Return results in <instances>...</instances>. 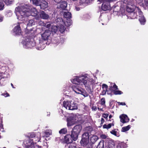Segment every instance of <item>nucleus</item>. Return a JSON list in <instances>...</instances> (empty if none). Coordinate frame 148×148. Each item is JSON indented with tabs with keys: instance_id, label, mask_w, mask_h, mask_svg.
<instances>
[{
	"instance_id": "obj_2",
	"label": "nucleus",
	"mask_w": 148,
	"mask_h": 148,
	"mask_svg": "<svg viewBox=\"0 0 148 148\" xmlns=\"http://www.w3.org/2000/svg\"><path fill=\"white\" fill-rule=\"evenodd\" d=\"M15 13L19 20H23V18L31 15L36 16L38 15V12L35 8H31L27 5L24 4L16 8Z\"/></svg>"
},
{
	"instance_id": "obj_17",
	"label": "nucleus",
	"mask_w": 148,
	"mask_h": 148,
	"mask_svg": "<svg viewBox=\"0 0 148 148\" xmlns=\"http://www.w3.org/2000/svg\"><path fill=\"white\" fill-rule=\"evenodd\" d=\"M39 5L40 6L41 9L44 10L47 8L48 3L45 0H42Z\"/></svg>"
},
{
	"instance_id": "obj_29",
	"label": "nucleus",
	"mask_w": 148,
	"mask_h": 148,
	"mask_svg": "<svg viewBox=\"0 0 148 148\" xmlns=\"http://www.w3.org/2000/svg\"><path fill=\"white\" fill-rule=\"evenodd\" d=\"M50 31L56 33L58 31V27L56 25L52 26Z\"/></svg>"
},
{
	"instance_id": "obj_18",
	"label": "nucleus",
	"mask_w": 148,
	"mask_h": 148,
	"mask_svg": "<svg viewBox=\"0 0 148 148\" xmlns=\"http://www.w3.org/2000/svg\"><path fill=\"white\" fill-rule=\"evenodd\" d=\"M71 104L69 108V110H73L77 109V104L74 102L71 101Z\"/></svg>"
},
{
	"instance_id": "obj_9",
	"label": "nucleus",
	"mask_w": 148,
	"mask_h": 148,
	"mask_svg": "<svg viewBox=\"0 0 148 148\" xmlns=\"http://www.w3.org/2000/svg\"><path fill=\"white\" fill-rule=\"evenodd\" d=\"M9 76V74L5 67H2L0 69V77L8 78Z\"/></svg>"
},
{
	"instance_id": "obj_42",
	"label": "nucleus",
	"mask_w": 148,
	"mask_h": 148,
	"mask_svg": "<svg viewBox=\"0 0 148 148\" xmlns=\"http://www.w3.org/2000/svg\"><path fill=\"white\" fill-rule=\"evenodd\" d=\"M36 134L34 133H31L29 135V137L31 138H34L36 136Z\"/></svg>"
},
{
	"instance_id": "obj_35",
	"label": "nucleus",
	"mask_w": 148,
	"mask_h": 148,
	"mask_svg": "<svg viewBox=\"0 0 148 148\" xmlns=\"http://www.w3.org/2000/svg\"><path fill=\"white\" fill-rule=\"evenodd\" d=\"M114 124L113 123H111L108 124V125L104 124L103 126V128H106L107 129L110 128L112 126H113Z\"/></svg>"
},
{
	"instance_id": "obj_14",
	"label": "nucleus",
	"mask_w": 148,
	"mask_h": 148,
	"mask_svg": "<svg viewBox=\"0 0 148 148\" xmlns=\"http://www.w3.org/2000/svg\"><path fill=\"white\" fill-rule=\"evenodd\" d=\"M82 129V127L81 125H77L73 128L72 131L79 134Z\"/></svg>"
},
{
	"instance_id": "obj_4",
	"label": "nucleus",
	"mask_w": 148,
	"mask_h": 148,
	"mask_svg": "<svg viewBox=\"0 0 148 148\" xmlns=\"http://www.w3.org/2000/svg\"><path fill=\"white\" fill-rule=\"evenodd\" d=\"M69 21V23L67 21L66 23H65L64 22L62 18H57L56 20V22L57 23V25L59 27V30L61 33H63L65 30L66 28L65 27V26L69 27L70 26L71 24V22H70V20H68V21Z\"/></svg>"
},
{
	"instance_id": "obj_37",
	"label": "nucleus",
	"mask_w": 148,
	"mask_h": 148,
	"mask_svg": "<svg viewBox=\"0 0 148 148\" xmlns=\"http://www.w3.org/2000/svg\"><path fill=\"white\" fill-rule=\"evenodd\" d=\"M67 132V129L66 128H64L61 129L59 131L60 134H65Z\"/></svg>"
},
{
	"instance_id": "obj_53",
	"label": "nucleus",
	"mask_w": 148,
	"mask_h": 148,
	"mask_svg": "<svg viewBox=\"0 0 148 148\" xmlns=\"http://www.w3.org/2000/svg\"><path fill=\"white\" fill-rule=\"evenodd\" d=\"M117 103L119 105L125 106L126 105L125 103L124 102H117Z\"/></svg>"
},
{
	"instance_id": "obj_58",
	"label": "nucleus",
	"mask_w": 148,
	"mask_h": 148,
	"mask_svg": "<svg viewBox=\"0 0 148 148\" xmlns=\"http://www.w3.org/2000/svg\"><path fill=\"white\" fill-rule=\"evenodd\" d=\"M3 17L2 16H1L0 17V22H1L3 20Z\"/></svg>"
},
{
	"instance_id": "obj_43",
	"label": "nucleus",
	"mask_w": 148,
	"mask_h": 148,
	"mask_svg": "<svg viewBox=\"0 0 148 148\" xmlns=\"http://www.w3.org/2000/svg\"><path fill=\"white\" fill-rule=\"evenodd\" d=\"M25 21L23 20L22 21H23V23H19V25H20V26H23V27L25 29L27 28V26L26 27H24V26H25Z\"/></svg>"
},
{
	"instance_id": "obj_51",
	"label": "nucleus",
	"mask_w": 148,
	"mask_h": 148,
	"mask_svg": "<svg viewBox=\"0 0 148 148\" xmlns=\"http://www.w3.org/2000/svg\"><path fill=\"white\" fill-rule=\"evenodd\" d=\"M38 24L39 25L41 26H44V25H45V23L42 21H40V22H39Z\"/></svg>"
},
{
	"instance_id": "obj_27",
	"label": "nucleus",
	"mask_w": 148,
	"mask_h": 148,
	"mask_svg": "<svg viewBox=\"0 0 148 148\" xmlns=\"http://www.w3.org/2000/svg\"><path fill=\"white\" fill-rule=\"evenodd\" d=\"M111 85L110 86V90L114 91L118 89L117 86L114 83H112Z\"/></svg>"
},
{
	"instance_id": "obj_24",
	"label": "nucleus",
	"mask_w": 148,
	"mask_h": 148,
	"mask_svg": "<svg viewBox=\"0 0 148 148\" xmlns=\"http://www.w3.org/2000/svg\"><path fill=\"white\" fill-rule=\"evenodd\" d=\"M102 88L103 90L102 92V94L103 95H104L106 93V92L108 88V86L107 85L105 84H103L102 85Z\"/></svg>"
},
{
	"instance_id": "obj_8",
	"label": "nucleus",
	"mask_w": 148,
	"mask_h": 148,
	"mask_svg": "<svg viewBox=\"0 0 148 148\" xmlns=\"http://www.w3.org/2000/svg\"><path fill=\"white\" fill-rule=\"evenodd\" d=\"M24 144L27 148H40L41 147L35 144H32V141L29 139L24 141Z\"/></svg>"
},
{
	"instance_id": "obj_30",
	"label": "nucleus",
	"mask_w": 148,
	"mask_h": 148,
	"mask_svg": "<svg viewBox=\"0 0 148 148\" xmlns=\"http://www.w3.org/2000/svg\"><path fill=\"white\" fill-rule=\"evenodd\" d=\"M45 136L46 137H48L52 134L51 130H46L45 132Z\"/></svg>"
},
{
	"instance_id": "obj_11",
	"label": "nucleus",
	"mask_w": 148,
	"mask_h": 148,
	"mask_svg": "<svg viewBox=\"0 0 148 148\" xmlns=\"http://www.w3.org/2000/svg\"><path fill=\"white\" fill-rule=\"evenodd\" d=\"M27 16H26L25 18H23L22 19L23 20H21L25 21L26 20L25 24V26H24V27H26L27 26H32L34 24V21L33 20H28V19L27 18Z\"/></svg>"
},
{
	"instance_id": "obj_16",
	"label": "nucleus",
	"mask_w": 148,
	"mask_h": 148,
	"mask_svg": "<svg viewBox=\"0 0 148 148\" xmlns=\"http://www.w3.org/2000/svg\"><path fill=\"white\" fill-rule=\"evenodd\" d=\"M67 3L66 1H63L58 3L57 4L58 8H61L62 10H65L67 6Z\"/></svg>"
},
{
	"instance_id": "obj_34",
	"label": "nucleus",
	"mask_w": 148,
	"mask_h": 148,
	"mask_svg": "<svg viewBox=\"0 0 148 148\" xmlns=\"http://www.w3.org/2000/svg\"><path fill=\"white\" fill-rule=\"evenodd\" d=\"M97 148H103L104 142L103 141H101L97 146Z\"/></svg>"
},
{
	"instance_id": "obj_15",
	"label": "nucleus",
	"mask_w": 148,
	"mask_h": 148,
	"mask_svg": "<svg viewBox=\"0 0 148 148\" xmlns=\"http://www.w3.org/2000/svg\"><path fill=\"white\" fill-rule=\"evenodd\" d=\"M13 32L14 35H20L21 34V30L20 25H17L14 28Z\"/></svg>"
},
{
	"instance_id": "obj_20",
	"label": "nucleus",
	"mask_w": 148,
	"mask_h": 148,
	"mask_svg": "<svg viewBox=\"0 0 148 148\" xmlns=\"http://www.w3.org/2000/svg\"><path fill=\"white\" fill-rule=\"evenodd\" d=\"M40 17L43 19H47L49 17V16L48 14L42 11L40 12Z\"/></svg>"
},
{
	"instance_id": "obj_39",
	"label": "nucleus",
	"mask_w": 148,
	"mask_h": 148,
	"mask_svg": "<svg viewBox=\"0 0 148 148\" xmlns=\"http://www.w3.org/2000/svg\"><path fill=\"white\" fill-rule=\"evenodd\" d=\"M114 94L115 95H121L123 93V92L120 90H115L114 91Z\"/></svg>"
},
{
	"instance_id": "obj_63",
	"label": "nucleus",
	"mask_w": 148,
	"mask_h": 148,
	"mask_svg": "<svg viewBox=\"0 0 148 148\" xmlns=\"http://www.w3.org/2000/svg\"><path fill=\"white\" fill-rule=\"evenodd\" d=\"M112 115H110L109 116V118L110 119L112 118Z\"/></svg>"
},
{
	"instance_id": "obj_55",
	"label": "nucleus",
	"mask_w": 148,
	"mask_h": 148,
	"mask_svg": "<svg viewBox=\"0 0 148 148\" xmlns=\"http://www.w3.org/2000/svg\"><path fill=\"white\" fill-rule=\"evenodd\" d=\"M143 0H136L137 3H141L143 1Z\"/></svg>"
},
{
	"instance_id": "obj_56",
	"label": "nucleus",
	"mask_w": 148,
	"mask_h": 148,
	"mask_svg": "<svg viewBox=\"0 0 148 148\" xmlns=\"http://www.w3.org/2000/svg\"><path fill=\"white\" fill-rule=\"evenodd\" d=\"M105 121L103 118H101V124H102Z\"/></svg>"
},
{
	"instance_id": "obj_44",
	"label": "nucleus",
	"mask_w": 148,
	"mask_h": 148,
	"mask_svg": "<svg viewBox=\"0 0 148 148\" xmlns=\"http://www.w3.org/2000/svg\"><path fill=\"white\" fill-rule=\"evenodd\" d=\"M100 137L102 139H105L107 138L108 137V136L105 134H102L100 135Z\"/></svg>"
},
{
	"instance_id": "obj_13",
	"label": "nucleus",
	"mask_w": 148,
	"mask_h": 148,
	"mask_svg": "<svg viewBox=\"0 0 148 148\" xmlns=\"http://www.w3.org/2000/svg\"><path fill=\"white\" fill-rule=\"evenodd\" d=\"M119 117L120 119L121 122L123 123H125L128 122L130 120L127 115L125 114L121 115Z\"/></svg>"
},
{
	"instance_id": "obj_25",
	"label": "nucleus",
	"mask_w": 148,
	"mask_h": 148,
	"mask_svg": "<svg viewBox=\"0 0 148 148\" xmlns=\"http://www.w3.org/2000/svg\"><path fill=\"white\" fill-rule=\"evenodd\" d=\"M98 139V137L96 135H93L90 138V141L92 144L94 143Z\"/></svg>"
},
{
	"instance_id": "obj_48",
	"label": "nucleus",
	"mask_w": 148,
	"mask_h": 148,
	"mask_svg": "<svg viewBox=\"0 0 148 148\" xmlns=\"http://www.w3.org/2000/svg\"><path fill=\"white\" fill-rule=\"evenodd\" d=\"M66 147H68V148H76L75 147L72 145H66Z\"/></svg>"
},
{
	"instance_id": "obj_62",
	"label": "nucleus",
	"mask_w": 148,
	"mask_h": 148,
	"mask_svg": "<svg viewBox=\"0 0 148 148\" xmlns=\"http://www.w3.org/2000/svg\"><path fill=\"white\" fill-rule=\"evenodd\" d=\"M55 1L57 2H58L60 1L61 0H54Z\"/></svg>"
},
{
	"instance_id": "obj_57",
	"label": "nucleus",
	"mask_w": 148,
	"mask_h": 148,
	"mask_svg": "<svg viewBox=\"0 0 148 148\" xmlns=\"http://www.w3.org/2000/svg\"><path fill=\"white\" fill-rule=\"evenodd\" d=\"M92 109L94 110H97V108L95 106H93L92 107Z\"/></svg>"
},
{
	"instance_id": "obj_32",
	"label": "nucleus",
	"mask_w": 148,
	"mask_h": 148,
	"mask_svg": "<svg viewBox=\"0 0 148 148\" xmlns=\"http://www.w3.org/2000/svg\"><path fill=\"white\" fill-rule=\"evenodd\" d=\"M31 1H32L33 4L38 6L40 4L42 0H30Z\"/></svg>"
},
{
	"instance_id": "obj_60",
	"label": "nucleus",
	"mask_w": 148,
	"mask_h": 148,
	"mask_svg": "<svg viewBox=\"0 0 148 148\" xmlns=\"http://www.w3.org/2000/svg\"><path fill=\"white\" fill-rule=\"evenodd\" d=\"M75 9L77 11H79V10L80 9L79 8L76 7Z\"/></svg>"
},
{
	"instance_id": "obj_45",
	"label": "nucleus",
	"mask_w": 148,
	"mask_h": 148,
	"mask_svg": "<svg viewBox=\"0 0 148 148\" xmlns=\"http://www.w3.org/2000/svg\"><path fill=\"white\" fill-rule=\"evenodd\" d=\"M110 133L115 136H117V132L115 130H113L110 132Z\"/></svg>"
},
{
	"instance_id": "obj_23",
	"label": "nucleus",
	"mask_w": 148,
	"mask_h": 148,
	"mask_svg": "<svg viewBox=\"0 0 148 148\" xmlns=\"http://www.w3.org/2000/svg\"><path fill=\"white\" fill-rule=\"evenodd\" d=\"M79 135L72 131L71 134V136L72 140V139L74 141L76 140L78 138Z\"/></svg>"
},
{
	"instance_id": "obj_46",
	"label": "nucleus",
	"mask_w": 148,
	"mask_h": 148,
	"mask_svg": "<svg viewBox=\"0 0 148 148\" xmlns=\"http://www.w3.org/2000/svg\"><path fill=\"white\" fill-rule=\"evenodd\" d=\"M4 6V4L3 2H0V10H2Z\"/></svg>"
},
{
	"instance_id": "obj_10",
	"label": "nucleus",
	"mask_w": 148,
	"mask_h": 148,
	"mask_svg": "<svg viewBox=\"0 0 148 148\" xmlns=\"http://www.w3.org/2000/svg\"><path fill=\"white\" fill-rule=\"evenodd\" d=\"M51 31L49 29L45 30V31L41 34L42 39L45 40H47L49 39L51 34Z\"/></svg>"
},
{
	"instance_id": "obj_22",
	"label": "nucleus",
	"mask_w": 148,
	"mask_h": 148,
	"mask_svg": "<svg viewBox=\"0 0 148 148\" xmlns=\"http://www.w3.org/2000/svg\"><path fill=\"white\" fill-rule=\"evenodd\" d=\"M71 104V101H64L63 102V106L66 109L69 110V108Z\"/></svg>"
},
{
	"instance_id": "obj_21",
	"label": "nucleus",
	"mask_w": 148,
	"mask_h": 148,
	"mask_svg": "<svg viewBox=\"0 0 148 148\" xmlns=\"http://www.w3.org/2000/svg\"><path fill=\"white\" fill-rule=\"evenodd\" d=\"M64 141L67 143H70L72 142V140L69 135H67L64 137Z\"/></svg>"
},
{
	"instance_id": "obj_47",
	"label": "nucleus",
	"mask_w": 148,
	"mask_h": 148,
	"mask_svg": "<svg viewBox=\"0 0 148 148\" xmlns=\"http://www.w3.org/2000/svg\"><path fill=\"white\" fill-rule=\"evenodd\" d=\"M85 0H80L79 3L81 5L84 4L85 5H86V4Z\"/></svg>"
},
{
	"instance_id": "obj_52",
	"label": "nucleus",
	"mask_w": 148,
	"mask_h": 148,
	"mask_svg": "<svg viewBox=\"0 0 148 148\" xmlns=\"http://www.w3.org/2000/svg\"><path fill=\"white\" fill-rule=\"evenodd\" d=\"M144 4L146 7H148V0H144Z\"/></svg>"
},
{
	"instance_id": "obj_1",
	"label": "nucleus",
	"mask_w": 148,
	"mask_h": 148,
	"mask_svg": "<svg viewBox=\"0 0 148 148\" xmlns=\"http://www.w3.org/2000/svg\"><path fill=\"white\" fill-rule=\"evenodd\" d=\"M71 81L73 84L72 88L75 93L83 95L84 97L88 96V94L86 91L77 84L84 85L86 87H88L91 84L95 82L94 80L91 78L89 75L87 74H82L79 76H76L74 78L71 79Z\"/></svg>"
},
{
	"instance_id": "obj_59",
	"label": "nucleus",
	"mask_w": 148,
	"mask_h": 148,
	"mask_svg": "<svg viewBox=\"0 0 148 148\" xmlns=\"http://www.w3.org/2000/svg\"><path fill=\"white\" fill-rule=\"evenodd\" d=\"M4 95H4V96H5V97H8V96H9V94H8V93L5 94Z\"/></svg>"
},
{
	"instance_id": "obj_64",
	"label": "nucleus",
	"mask_w": 148,
	"mask_h": 148,
	"mask_svg": "<svg viewBox=\"0 0 148 148\" xmlns=\"http://www.w3.org/2000/svg\"><path fill=\"white\" fill-rule=\"evenodd\" d=\"M98 108L99 110H102V108H100L99 107Z\"/></svg>"
},
{
	"instance_id": "obj_49",
	"label": "nucleus",
	"mask_w": 148,
	"mask_h": 148,
	"mask_svg": "<svg viewBox=\"0 0 148 148\" xmlns=\"http://www.w3.org/2000/svg\"><path fill=\"white\" fill-rule=\"evenodd\" d=\"M45 25H44V26L46 27L47 28H49V29H51V28H50V27L51 26V25L50 24H45Z\"/></svg>"
},
{
	"instance_id": "obj_41",
	"label": "nucleus",
	"mask_w": 148,
	"mask_h": 148,
	"mask_svg": "<svg viewBox=\"0 0 148 148\" xmlns=\"http://www.w3.org/2000/svg\"><path fill=\"white\" fill-rule=\"evenodd\" d=\"M4 78L2 77L0 79V86L4 85L5 84V83L3 82L4 81L3 79Z\"/></svg>"
},
{
	"instance_id": "obj_19",
	"label": "nucleus",
	"mask_w": 148,
	"mask_h": 148,
	"mask_svg": "<svg viewBox=\"0 0 148 148\" xmlns=\"http://www.w3.org/2000/svg\"><path fill=\"white\" fill-rule=\"evenodd\" d=\"M138 14L139 16V20L142 25H144L145 22V19L144 16H143L142 14V12H141V14Z\"/></svg>"
},
{
	"instance_id": "obj_26",
	"label": "nucleus",
	"mask_w": 148,
	"mask_h": 148,
	"mask_svg": "<svg viewBox=\"0 0 148 148\" xmlns=\"http://www.w3.org/2000/svg\"><path fill=\"white\" fill-rule=\"evenodd\" d=\"M138 12L134 11V12H132L130 14L129 17H130L132 19H134L136 18L137 16V13Z\"/></svg>"
},
{
	"instance_id": "obj_28",
	"label": "nucleus",
	"mask_w": 148,
	"mask_h": 148,
	"mask_svg": "<svg viewBox=\"0 0 148 148\" xmlns=\"http://www.w3.org/2000/svg\"><path fill=\"white\" fill-rule=\"evenodd\" d=\"M63 16L65 18H70L71 17V13L69 12H64Z\"/></svg>"
},
{
	"instance_id": "obj_7",
	"label": "nucleus",
	"mask_w": 148,
	"mask_h": 148,
	"mask_svg": "<svg viewBox=\"0 0 148 148\" xmlns=\"http://www.w3.org/2000/svg\"><path fill=\"white\" fill-rule=\"evenodd\" d=\"M126 11L130 13L134 11H138V14H141V11L139 8L134 5L129 4L127 6Z\"/></svg>"
},
{
	"instance_id": "obj_54",
	"label": "nucleus",
	"mask_w": 148,
	"mask_h": 148,
	"mask_svg": "<svg viewBox=\"0 0 148 148\" xmlns=\"http://www.w3.org/2000/svg\"><path fill=\"white\" fill-rule=\"evenodd\" d=\"M92 0H86V4H88L90 3Z\"/></svg>"
},
{
	"instance_id": "obj_40",
	"label": "nucleus",
	"mask_w": 148,
	"mask_h": 148,
	"mask_svg": "<svg viewBox=\"0 0 148 148\" xmlns=\"http://www.w3.org/2000/svg\"><path fill=\"white\" fill-rule=\"evenodd\" d=\"M99 103L102 105L103 106L105 105V100L104 98H102L101 99V100L100 101Z\"/></svg>"
},
{
	"instance_id": "obj_5",
	"label": "nucleus",
	"mask_w": 148,
	"mask_h": 148,
	"mask_svg": "<svg viewBox=\"0 0 148 148\" xmlns=\"http://www.w3.org/2000/svg\"><path fill=\"white\" fill-rule=\"evenodd\" d=\"M89 134L88 132H85L82 135L80 141L81 144L82 146L86 147L87 148H92V145L89 143Z\"/></svg>"
},
{
	"instance_id": "obj_50",
	"label": "nucleus",
	"mask_w": 148,
	"mask_h": 148,
	"mask_svg": "<svg viewBox=\"0 0 148 148\" xmlns=\"http://www.w3.org/2000/svg\"><path fill=\"white\" fill-rule=\"evenodd\" d=\"M108 116V114H105L104 113L103 114L102 116L104 117L105 119H106L107 118Z\"/></svg>"
},
{
	"instance_id": "obj_36",
	"label": "nucleus",
	"mask_w": 148,
	"mask_h": 148,
	"mask_svg": "<svg viewBox=\"0 0 148 148\" xmlns=\"http://www.w3.org/2000/svg\"><path fill=\"white\" fill-rule=\"evenodd\" d=\"M4 2L7 5L12 4L13 2V0H4Z\"/></svg>"
},
{
	"instance_id": "obj_31",
	"label": "nucleus",
	"mask_w": 148,
	"mask_h": 148,
	"mask_svg": "<svg viewBox=\"0 0 148 148\" xmlns=\"http://www.w3.org/2000/svg\"><path fill=\"white\" fill-rule=\"evenodd\" d=\"M131 128V126L128 125L127 126L124 127L122 128L121 131L125 132L128 131Z\"/></svg>"
},
{
	"instance_id": "obj_33",
	"label": "nucleus",
	"mask_w": 148,
	"mask_h": 148,
	"mask_svg": "<svg viewBox=\"0 0 148 148\" xmlns=\"http://www.w3.org/2000/svg\"><path fill=\"white\" fill-rule=\"evenodd\" d=\"M109 148H113L115 145L114 142L112 140H110L108 142Z\"/></svg>"
},
{
	"instance_id": "obj_3",
	"label": "nucleus",
	"mask_w": 148,
	"mask_h": 148,
	"mask_svg": "<svg viewBox=\"0 0 148 148\" xmlns=\"http://www.w3.org/2000/svg\"><path fill=\"white\" fill-rule=\"evenodd\" d=\"M32 40L33 39L31 40L27 38L23 40L22 43L25 48H31L35 45L36 46L37 49L39 50H41L45 48V46L42 40H39L38 42H36V43Z\"/></svg>"
},
{
	"instance_id": "obj_61",
	"label": "nucleus",
	"mask_w": 148,
	"mask_h": 148,
	"mask_svg": "<svg viewBox=\"0 0 148 148\" xmlns=\"http://www.w3.org/2000/svg\"><path fill=\"white\" fill-rule=\"evenodd\" d=\"M123 1L124 3H126L127 1V0H123Z\"/></svg>"
},
{
	"instance_id": "obj_12",
	"label": "nucleus",
	"mask_w": 148,
	"mask_h": 148,
	"mask_svg": "<svg viewBox=\"0 0 148 148\" xmlns=\"http://www.w3.org/2000/svg\"><path fill=\"white\" fill-rule=\"evenodd\" d=\"M40 138V133L38 132L36 133V136L32 139H31L30 138H27L24 141L27 140L28 139H30L31 141L32 144H36V142L39 141Z\"/></svg>"
},
{
	"instance_id": "obj_38",
	"label": "nucleus",
	"mask_w": 148,
	"mask_h": 148,
	"mask_svg": "<svg viewBox=\"0 0 148 148\" xmlns=\"http://www.w3.org/2000/svg\"><path fill=\"white\" fill-rule=\"evenodd\" d=\"M74 122L72 121L68 120L67 125L68 127L71 126L73 125Z\"/></svg>"
},
{
	"instance_id": "obj_6",
	"label": "nucleus",
	"mask_w": 148,
	"mask_h": 148,
	"mask_svg": "<svg viewBox=\"0 0 148 148\" xmlns=\"http://www.w3.org/2000/svg\"><path fill=\"white\" fill-rule=\"evenodd\" d=\"M114 0H98L97 1L99 3H102L101 9L104 11L110 10L111 9L110 3Z\"/></svg>"
}]
</instances>
